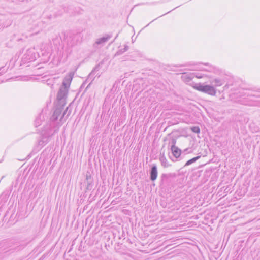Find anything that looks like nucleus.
<instances>
[{"label": "nucleus", "instance_id": "obj_1", "mask_svg": "<svg viewBox=\"0 0 260 260\" xmlns=\"http://www.w3.org/2000/svg\"><path fill=\"white\" fill-rule=\"evenodd\" d=\"M193 87L197 90L211 95H215L216 94V90L212 86L204 85L201 83H196L193 86Z\"/></svg>", "mask_w": 260, "mask_h": 260}, {"label": "nucleus", "instance_id": "obj_2", "mask_svg": "<svg viewBox=\"0 0 260 260\" xmlns=\"http://www.w3.org/2000/svg\"><path fill=\"white\" fill-rule=\"evenodd\" d=\"M68 88L61 86L57 95V99L59 102V104L62 106L65 104L64 100L67 96Z\"/></svg>", "mask_w": 260, "mask_h": 260}, {"label": "nucleus", "instance_id": "obj_3", "mask_svg": "<svg viewBox=\"0 0 260 260\" xmlns=\"http://www.w3.org/2000/svg\"><path fill=\"white\" fill-rule=\"evenodd\" d=\"M74 73V72H70L68 75L66 76L62 82V85L61 86L69 88L71 81L73 79Z\"/></svg>", "mask_w": 260, "mask_h": 260}, {"label": "nucleus", "instance_id": "obj_4", "mask_svg": "<svg viewBox=\"0 0 260 260\" xmlns=\"http://www.w3.org/2000/svg\"><path fill=\"white\" fill-rule=\"evenodd\" d=\"M111 35H107L106 37H103L101 38L98 39L94 44L93 47L95 48H98V45L103 46L104 44L108 41L111 38Z\"/></svg>", "mask_w": 260, "mask_h": 260}, {"label": "nucleus", "instance_id": "obj_5", "mask_svg": "<svg viewBox=\"0 0 260 260\" xmlns=\"http://www.w3.org/2000/svg\"><path fill=\"white\" fill-rule=\"evenodd\" d=\"M175 173L162 174L161 175V182L162 184H167L171 181V179L175 178Z\"/></svg>", "mask_w": 260, "mask_h": 260}, {"label": "nucleus", "instance_id": "obj_6", "mask_svg": "<svg viewBox=\"0 0 260 260\" xmlns=\"http://www.w3.org/2000/svg\"><path fill=\"white\" fill-rule=\"evenodd\" d=\"M194 75H195V73L190 74L183 73L181 76V79L184 82L188 83L189 82L194 78Z\"/></svg>", "mask_w": 260, "mask_h": 260}, {"label": "nucleus", "instance_id": "obj_7", "mask_svg": "<svg viewBox=\"0 0 260 260\" xmlns=\"http://www.w3.org/2000/svg\"><path fill=\"white\" fill-rule=\"evenodd\" d=\"M62 111V108L61 107L57 108L54 110L53 115L50 117V120L51 121H55L58 118V117L60 115Z\"/></svg>", "mask_w": 260, "mask_h": 260}, {"label": "nucleus", "instance_id": "obj_8", "mask_svg": "<svg viewBox=\"0 0 260 260\" xmlns=\"http://www.w3.org/2000/svg\"><path fill=\"white\" fill-rule=\"evenodd\" d=\"M150 179L151 181H155L157 177V167L156 165H153L150 170Z\"/></svg>", "mask_w": 260, "mask_h": 260}, {"label": "nucleus", "instance_id": "obj_9", "mask_svg": "<svg viewBox=\"0 0 260 260\" xmlns=\"http://www.w3.org/2000/svg\"><path fill=\"white\" fill-rule=\"evenodd\" d=\"M50 136V135L49 134L43 135L42 138L38 141V145L41 146L46 145L48 142V139Z\"/></svg>", "mask_w": 260, "mask_h": 260}, {"label": "nucleus", "instance_id": "obj_10", "mask_svg": "<svg viewBox=\"0 0 260 260\" xmlns=\"http://www.w3.org/2000/svg\"><path fill=\"white\" fill-rule=\"evenodd\" d=\"M172 153L173 156L176 158H178L181 153V150L176 146H173V148H171Z\"/></svg>", "mask_w": 260, "mask_h": 260}, {"label": "nucleus", "instance_id": "obj_11", "mask_svg": "<svg viewBox=\"0 0 260 260\" xmlns=\"http://www.w3.org/2000/svg\"><path fill=\"white\" fill-rule=\"evenodd\" d=\"M159 160L161 162V165L164 168H167L170 166V164H169V162L168 161L167 159H166L164 153L162 154H161V156L159 158Z\"/></svg>", "mask_w": 260, "mask_h": 260}, {"label": "nucleus", "instance_id": "obj_12", "mask_svg": "<svg viewBox=\"0 0 260 260\" xmlns=\"http://www.w3.org/2000/svg\"><path fill=\"white\" fill-rule=\"evenodd\" d=\"M100 64L96 66L92 70L91 72L89 74L88 78L93 80L95 77L98 74H96V72L100 70Z\"/></svg>", "mask_w": 260, "mask_h": 260}, {"label": "nucleus", "instance_id": "obj_13", "mask_svg": "<svg viewBox=\"0 0 260 260\" xmlns=\"http://www.w3.org/2000/svg\"><path fill=\"white\" fill-rule=\"evenodd\" d=\"M42 119H44V115L40 114L39 116L36 119L35 124L36 127H38L41 124Z\"/></svg>", "mask_w": 260, "mask_h": 260}, {"label": "nucleus", "instance_id": "obj_14", "mask_svg": "<svg viewBox=\"0 0 260 260\" xmlns=\"http://www.w3.org/2000/svg\"><path fill=\"white\" fill-rule=\"evenodd\" d=\"M129 48V47L128 45H125L124 46V48L120 49L119 50L117 51V52L115 54V55H120L125 52V51H127Z\"/></svg>", "mask_w": 260, "mask_h": 260}, {"label": "nucleus", "instance_id": "obj_15", "mask_svg": "<svg viewBox=\"0 0 260 260\" xmlns=\"http://www.w3.org/2000/svg\"><path fill=\"white\" fill-rule=\"evenodd\" d=\"M243 95H246L247 96H256L259 97V95L256 94H253L252 93H250L249 90H244L242 93Z\"/></svg>", "mask_w": 260, "mask_h": 260}, {"label": "nucleus", "instance_id": "obj_16", "mask_svg": "<svg viewBox=\"0 0 260 260\" xmlns=\"http://www.w3.org/2000/svg\"><path fill=\"white\" fill-rule=\"evenodd\" d=\"M212 83L214 84L216 86H220L223 84V81L219 79H215L212 81Z\"/></svg>", "mask_w": 260, "mask_h": 260}, {"label": "nucleus", "instance_id": "obj_17", "mask_svg": "<svg viewBox=\"0 0 260 260\" xmlns=\"http://www.w3.org/2000/svg\"><path fill=\"white\" fill-rule=\"evenodd\" d=\"M200 157H201L200 156H198L197 157H195L188 160L186 162L185 166H189L190 164H191L192 163L194 162L196 160H198Z\"/></svg>", "mask_w": 260, "mask_h": 260}, {"label": "nucleus", "instance_id": "obj_18", "mask_svg": "<svg viewBox=\"0 0 260 260\" xmlns=\"http://www.w3.org/2000/svg\"><path fill=\"white\" fill-rule=\"evenodd\" d=\"M190 129L192 132L196 133H199L200 132V129L198 126H193L191 127Z\"/></svg>", "mask_w": 260, "mask_h": 260}, {"label": "nucleus", "instance_id": "obj_19", "mask_svg": "<svg viewBox=\"0 0 260 260\" xmlns=\"http://www.w3.org/2000/svg\"><path fill=\"white\" fill-rule=\"evenodd\" d=\"M176 143V140L175 138H172L170 142H169V144H171V148H173V146H176L175 144Z\"/></svg>", "mask_w": 260, "mask_h": 260}, {"label": "nucleus", "instance_id": "obj_20", "mask_svg": "<svg viewBox=\"0 0 260 260\" xmlns=\"http://www.w3.org/2000/svg\"><path fill=\"white\" fill-rule=\"evenodd\" d=\"M203 77H204V75H199V73H195V75H194V77H196L197 78H202Z\"/></svg>", "mask_w": 260, "mask_h": 260}, {"label": "nucleus", "instance_id": "obj_21", "mask_svg": "<svg viewBox=\"0 0 260 260\" xmlns=\"http://www.w3.org/2000/svg\"><path fill=\"white\" fill-rule=\"evenodd\" d=\"M68 109V107H67V108H66V111H64V112H63V113L62 114V115L61 117H60V120H61L63 118V117L64 116L65 114H66V111H67Z\"/></svg>", "mask_w": 260, "mask_h": 260}, {"label": "nucleus", "instance_id": "obj_22", "mask_svg": "<svg viewBox=\"0 0 260 260\" xmlns=\"http://www.w3.org/2000/svg\"><path fill=\"white\" fill-rule=\"evenodd\" d=\"M3 26L2 25L1 23L0 22V30L2 28Z\"/></svg>", "mask_w": 260, "mask_h": 260}, {"label": "nucleus", "instance_id": "obj_23", "mask_svg": "<svg viewBox=\"0 0 260 260\" xmlns=\"http://www.w3.org/2000/svg\"><path fill=\"white\" fill-rule=\"evenodd\" d=\"M188 150V149H186L184 150V151H186Z\"/></svg>", "mask_w": 260, "mask_h": 260}, {"label": "nucleus", "instance_id": "obj_24", "mask_svg": "<svg viewBox=\"0 0 260 260\" xmlns=\"http://www.w3.org/2000/svg\"><path fill=\"white\" fill-rule=\"evenodd\" d=\"M257 91L260 92V89H259Z\"/></svg>", "mask_w": 260, "mask_h": 260}]
</instances>
